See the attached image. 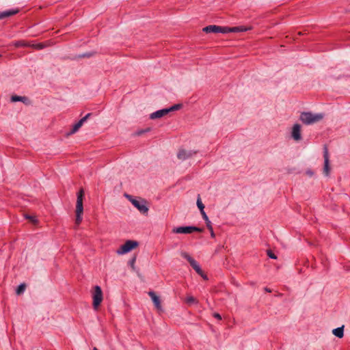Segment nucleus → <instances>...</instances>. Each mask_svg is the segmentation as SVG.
Listing matches in <instances>:
<instances>
[{
  "mask_svg": "<svg viewBox=\"0 0 350 350\" xmlns=\"http://www.w3.org/2000/svg\"><path fill=\"white\" fill-rule=\"evenodd\" d=\"M324 118L323 113H312L311 112H302L299 116V120L305 124H312L320 122Z\"/></svg>",
  "mask_w": 350,
  "mask_h": 350,
  "instance_id": "nucleus-1",
  "label": "nucleus"
},
{
  "mask_svg": "<svg viewBox=\"0 0 350 350\" xmlns=\"http://www.w3.org/2000/svg\"><path fill=\"white\" fill-rule=\"evenodd\" d=\"M84 192L81 189L77 193V204H76V219L75 223L77 225L80 224L82 221V215L83 213V198Z\"/></svg>",
  "mask_w": 350,
  "mask_h": 350,
  "instance_id": "nucleus-2",
  "label": "nucleus"
},
{
  "mask_svg": "<svg viewBox=\"0 0 350 350\" xmlns=\"http://www.w3.org/2000/svg\"><path fill=\"white\" fill-rule=\"evenodd\" d=\"M124 196L132 203V204L137 208V210L143 213L147 214L148 212V207L146 206V202L144 199H136L133 198L131 195L124 194Z\"/></svg>",
  "mask_w": 350,
  "mask_h": 350,
  "instance_id": "nucleus-3",
  "label": "nucleus"
},
{
  "mask_svg": "<svg viewBox=\"0 0 350 350\" xmlns=\"http://www.w3.org/2000/svg\"><path fill=\"white\" fill-rule=\"evenodd\" d=\"M92 306L95 310L98 309L103 299V295L101 288L99 286H95L92 293Z\"/></svg>",
  "mask_w": 350,
  "mask_h": 350,
  "instance_id": "nucleus-4",
  "label": "nucleus"
},
{
  "mask_svg": "<svg viewBox=\"0 0 350 350\" xmlns=\"http://www.w3.org/2000/svg\"><path fill=\"white\" fill-rule=\"evenodd\" d=\"M181 107H182L181 104H176V105H174L169 107V108L158 110L155 112L150 113V118L152 120L161 118L166 116L167 114H168L170 112L178 110Z\"/></svg>",
  "mask_w": 350,
  "mask_h": 350,
  "instance_id": "nucleus-5",
  "label": "nucleus"
},
{
  "mask_svg": "<svg viewBox=\"0 0 350 350\" xmlns=\"http://www.w3.org/2000/svg\"><path fill=\"white\" fill-rule=\"evenodd\" d=\"M139 243L134 240H127L124 244L122 245L117 250L116 254L118 255H124L137 248Z\"/></svg>",
  "mask_w": 350,
  "mask_h": 350,
  "instance_id": "nucleus-6",
  "label": "nucleus"
},
{
  "mask_svg": "<svg viewBox=\"0 0 350 350\" xmlns=\"http://www.w3.org/2000/svg\"><path fill=\"white\" fill-rule=\"evenodd\" d=\"M193 232H202V229L195 226H180L172 229L175 234H191Z\"/></svg>",
  "mask_w": 350,
  "mask_h": 350,
  "instance_id": "nucleus-7",
  "label": "nucleus"
},
{
  "mask_svg": "<svg viewBox=\"0 0 350 350\" xmlns=\"http://www.w3.org/2000/svg\"><path fill=\"white\" fill-rule=\"evenodd\" d=\"M291 137L295 142H299L302 139L301 125L294 124L291 129Z\"/></svg>",
  "mask_w": 350,
  "mask_h": 350,
  "instance_id": "nucleus-8",
  "label": "nucleus"
},
{
  "mask_svg": "<svg viewBox=\"0 0 350 350\" xmlns=\"http://www.w3.org/2000/svg\"><path fill=\"white\" fill-rule=\"evenodd\" d=\"M198 153L197 150H186L184 148L180 149L177 153V157L181 161L190 159L195 156Z\"/></svg>",
  "mask_w": 350,
  "mask_h": 350,
  "instance_id": "nucleus-9",
  "label": "nucleus"
},
{
  "mask_svg": "<svg viewBox=\"0 0 350 350\" xmlns=\"http://www.w3.org/2000/svg\"><path fill=\"white\" fill-rule=\"evenodd\" d=\"M228 27H221L217 25H208L203 28V31L206 33H227Z\"/></svg>",
  "mask_w": 350,
  "mask_h": 350,
  "instance_id": "nucleus-10",
  "label": "nucleus"
},
{
  "mask_svg": "<svg viewBox=\"0 0 350 350\" xmlns=\"http://www.w3.org/2000/svg\"><path fill=\"white\" fill-rule=\"evenodd\" d=\"M323 158H324L323 173L325 176H329V172H330V167H329V159L328 150L326 147L324 148Z\"/></svg>",
  "mask_w": 350,
  "mask_h": 350,
  "instance_id": "nucleus-11",
  "label": "nucleus"
},
{
  "mask_svg": "<svg viewBox=\"0 0 350 350\" xmlns=\"http://www.w3.org/2000/svg\"><path fill=\"white\" fill-rule=\"evenodd\" d=\"M90 113L87 114L85 117L81 118L77 123H76L73 126L72 130L68 133L69 135L74 134L76 133L83 125V124L87 120L88 117L90 116Z\"/></svg>",
  "mask_w": 350,
  "mask_h": 350,
  "instance_id": "nucleus-12",
  "label": "nucleus"
},
{
  "mask_svg": "<svg viewBox=\"0 0 350 350\" xmlns=\"http://www.w3.org/2000/svg\"><path fill=\"white\" fill-rule=\"evenodd\" d=\"M148 295L150 297L152 301H153L155 307L158 310L161 309V301L159 297L153 291H150L148 293Z\"/></svg>",
  "mask_w": 350,
  "mask_h": 350,
  "instance_id": "nucleus-13",
  "label": "nucleus"
},
{
  "mask_svg": "<svg viewBox=\"0 0 350 350\" xmlns=\"http://www.w3.org/2000/svg\"><path fill=\"white\" fill-rule=\"evenodd\" d=\"M251 29V27H245L243 26L234 27H228L227 33H237V32H243L247 30Z\"/></svg>",
  "mask_w": 350,
  "mask_h": 350,
  "instance_id": "nucleus-14",
  "label": "nucleus"
},
{
  "mask_svg": "<svg viewBox=\"0 0 350 350\" xmlns=\"http://www.w3.org/2000/svg\"><path fill=\"white\" fill-rule=\"evenodd\" d=\"M18 12V10H12L0 12V20L12 16L16 14Z\"/></svg>",
  "mask_w": 350,
  "mask_h": 350,
  "instance_id": "nucleus-15",
  "label": "nucleus"
},
{
  "mask_svg": "<svg viewBox=\"0 0 350 350\" xmlns=\"http://www.w3.org/2000/svg\"><path fill=\"white\" fill-rule=\"evenodd\" d=\"M332 333L336 337L341 338L344 336V326L334 329Z\"/></svg>",
  "mask_w": 350,
  "mask_h": 350,
  "instance_id": "nucleus-16",
  "label": "nucleus"
},
{
  "mask_svg": "<svg viewBox=\"0 0 350 350\" xmlns=\"http://www.w3.org/2000/svg\"><path fill=\"white\" fill-rule=\"evenodd\" d=\"M185 301L189 306H191V305H193V304H197L198 303V301L197 300V299H196L193 296H192L191 295H188L186 297V298L185 299Z\"/></svg>",
  "mask_w": 350,
  "mask_h": 350,
  "instance_id": "nucleus-17",
  "label": "nucleus"
},
{
  "mask_svg": "<svg viewBox=\"0 0 350 350\" xmlns=\"http://www.w3.org/2000/svg\"><path fill=\"white\" fill-rule=\"evenodd\" d=\"M190 265L199 275H202V271L200 265L194 259L190 262Z\"/></svg>",
  "mask_w": 350,
  "mask_h": 350,
  "instance_id": "nucleus-18",
  "label": "nucleus"
},
{
  "mask_svg": "<svg viewBox=\"0 0 350 350\" xmlns=\"http://www.w3.org/2000/svg\"><path fill=\"white\" fill-rule=\"evenodd\" d=\"M26 100H27V98L25 97V96H21L14 95V96H12L11 97V101L12 102H18V101H21V102L25 103Z\"/></svg>",
  "mask_w": 350,
  "mask_h": 350,
  "instance_id": "nucleus-19",
  "label": "nucleus"
},
{
  "mask_svg": "<svg viewBox=\"0 0 350 350\" xmlns=\"http://www.w3.org/2000/svg\"><path fill=\"white\" fill-rule=\"evenodd\" d=\"M196 204H197L198 208L200 211L201 214H203V213H205L204 211V206L201 200L200 196H198V197Z\"/></svg>",
  "mask_w": 350,
  "mask_h": 350,
  "instance_id": "nucleus-20",
  "label": "nucleus"
},
{
  "mask_svg": "<svg viewBox=\"0 0 350 350\" xmlns=\"http://www.w3.org/2000/svg\"><path fill=\"white\" fill-rule=\"evenodd\" d=\"M202 217L203 219L205 220L206 221V226L208 228V230H211V221L208 219V216L206 215V213H203V214H202Z\"/></svg>",
  "mask_w": 350,
  "mask_h": 350,
  "instance_id": "nucleus-21",
  "label": "nucleus"
},
{
  "mask_svg": "<svg viewBox=\"0 0 350 350\" xmlns=\"http://www.w3.org/2000/svg\"><path fill=\"white\" fill-rule=\"evenodd\" d=\"M25 287H26V286H25V284H20V285L18 286V288H17V289H16V293L17 295H21V294H22V293L25 291Z\"/></svg>",
  "mask_w": 350,
  "mask_h": 350,
  "instance_id": "nucleus-22",
  "label": "nucleus"
},
{
  "mask_svg": "<svg viewBox=\"0 0 350 350\" xmlns=\"http://www.w3.org/2000/svg\"><path fill=\"white\" fill-rule=\"evenodd\" d=\"M180 254L184 258L187 260L189 263L193 260V258L188 253L185 252H181Z\"/></svg>",
  "mask_w": 350,
  "mask_h": 350,
  "instance_id": "nucleus-23",
  "label": "nucleus"
},
{
  "mask_svg": "<svg viewBox=\"0 0 350 350\" xmlns=\"http://www.w3.org/2000/svg\"><path fill=\"white\" fill-rule=\"evenodd\" d=\"M14 44L16 47L27 46V44H26L24 41H18L16 42Z\"/></svg>",
  "mask_w": 350,
  "mask_h": 350,
  "instance_id": "nucleus-24",
  "label": "nucleus"
},
{
  "mask_svg": "<svg viewBox=\"0 0 350 350\" xmlns=\"http://www.w3.org/2000/svg\"><path fill=\"white\" fill-rule=\"evenodd\" d=\"M267 255L271 258H273V259H276L277 258V256L271 250H268L267 251Z\"/></svg>",
  "mask_w": 350,
  "mask_h": 350,
  "instance_id": "nucleus-25",
  "label": "nucleus"
},
{
  "mask_svg": "<svg viewBox=\"0 0 350 350\" xmlns=\"http://www.w3.org/2000/svg\"><path fill=\"white\" fill-rule=\"evenodd\" d=\"M135 258H133L130 262H129V264H130V266L131 267V269L133 270H135Z\"/></svg>",
  "mask_w": 350,
  "mask_h": 350,
  "instance_id": "nucleus-26",
  "label": "nucleus"
},
{
  "mask_svg": "<svg viewBox=\"0 0 350 350\" xmlns=\"http://www.w3.org/2000/svg\"><path fill=\"white\" fill-rule=\"evenodd\" d=\"M33 46L37 49H42L44 48V45L42 44H35V45H33Z\"/></svg>",
  "mask_w": 350,
  "mask_h": 350,
  "instance_id": "nucleus-27",
  "label": "nucleus"
},
{
  "mask_svg": "<svg viewBox=\"0 0 350 350\" xmlns=\"http://www.w3.org/2000/svg\"><path fill=\"white\" fill-rule=\"evenodd\" d=\"M26 218L31 220L32 222L36 223L37 220L35 219L34 217L27 215Z\"/></svg>",
  "mask_w": 350,
  "mask_h": 350,
  "instance_id": "nucleus-28",
  "label": "nucleus"
},
{
  "mask_svg": "<svg viewBox=\"0 0 350 350\" xmlns=\"http://www.w3.org/2000/svg\"><path fill=\"white\" fill-rule=\"evenodd\" d=\"M306 173L309 176H312L313 174H314L312 170H307Z\"/></svg>",
  "mask_w": 350,
  "mask_h": 350,
  "instance_id": "nucleus-29",
  "label": "nucleus"
},
{
  "mask_svg": "<svg viewBox=\"0 0 350 350\" xmlns=\"http://www.w3.org/2000/svg\"><path fill=\"white\" fill-rule=\"evenodd\" d=\"M214 317H215L216 319H219V320H221V317L219 314L218 313H215L213 314Z\"/></svg>",
  "mask_w": 350,
  "mask_h": 350,
  "instance_id": "nucleus-30",
  "label": "nucleus"
},
{
  "mask_svg": "<svg viewBox=\"0 0 350 350\" xmlns=\"http://www.w3.org/2000/svg\"><path fill=\"white\" fill-rule=\"evenodd\" d=\"M210 230V232H211V236L212 237H215V233H214V232H213V227H212V226H211V230Z\"/></svg>",
  "mask_w": 350,
  "mask_h": 350,
  "instance_id": "nucleus-31",
  "label": "nucleus"
},
{
  "mask_svg": "<svg viewBox=\"0 0 350 350\" xmlns=\"http://www.w3.org/2000/svg\"><path fill=\"white\" fill-rule=\"evenodd\" d=\"M204 280H207V276L202 272V275H200Z\"/></svg>",
  "mask_w": 350,
  "mask_h": 350,
  "instance_id": "nucleus-32",
  "label": "nucleus"
},
{
  "mask_svg": "<svg viewBox=\"0 0 350 350\" xmlns=\"http://www.w3.org/2000/svg\"><path fill=\"white\" fill-rule=\"evenodd\" d=\"M93 350H98L96 347H94Z\"/></svg>",
  "mask_w": 350,
  "mask_h": 350,
  "instance_id": "nucleus-33",
  "label": "nucleus"
}]
</instances>
